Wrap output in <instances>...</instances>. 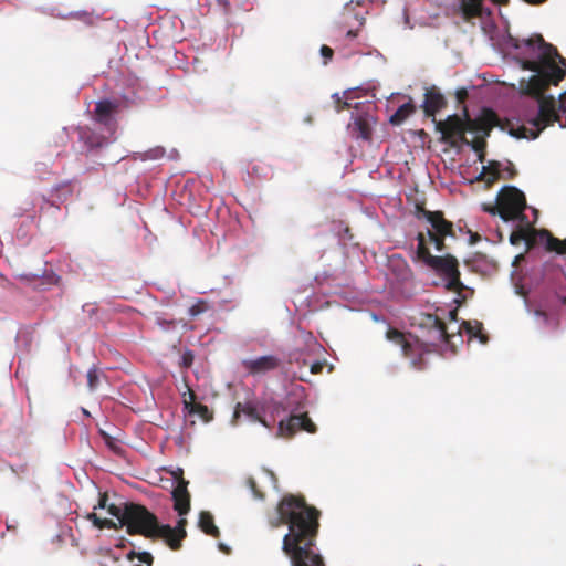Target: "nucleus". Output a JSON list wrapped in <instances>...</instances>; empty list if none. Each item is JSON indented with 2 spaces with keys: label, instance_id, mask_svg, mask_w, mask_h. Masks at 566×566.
<instances>
[{
  "label": "nucleus",
  "instance_id": "c03bdc74",
  "mask_svg": "<svg viewBox=\"0 0 566 566\" xmlns=\"http://www.w3.org/2000/svg\"><path fill=\"white\" fill-rule=\"evenodd\" d=\"M347 36H348V38H352V39H353V38H356V36H357V31L349 30V31L347 32Z\"/></svg>",
  "mask_w": 566,
  "mask_h": 566
},
{
  "label": "nucleus",
  "instance_id": "a878e982",
  "mask_svg": "<svg viewBox=\"0 0 566 566\" xmlns=\"http://www.w3.org/2000/svg\"><path fill=\"white\" fill-rule=\"evenodd\" d=\"M462 326L465 328L468 334H470V336L479 337L482 343L486 342V336L482 334V323L474 322V324H472L471 322H463Z\"/></svg>",
  "mask_w": 566,
  "mask_h": 566
},
{
  "label": "nucleus",
  "instance_id": "f3484780",
  "mask_svg": "<svg viewBox=\"0 0 566 566\" xmlns=\"http://www.w3.org/2000/svg\"><path fill=\"white\" fill-rule=\"evenodd\" d=\"M179 474L182 475V471L179 469ZM188 482L180 476L178 484L172 490L174 509L177 513L182 516L186 515L190 510V494L187 489Z\"/></svg>",
  "mask_w": 566,
  "mask_h": 566
},
{
  "label": "nucleus",
  "instance_id": "a211bd4d",
  "mask_svg": "<svg viewBox=\"0 0 566 566\" xmlns=\"http://www.w3.org/2000/svg\"><path fill=\"white\" fill-rule=\"evenodd\" d=\"M447 106V101L438 87L431 86L426 91L423 101V112L427 116H432Z\"/></svg>",
  "mask_w": 566,
  "mask_h": 566
},
{
  "label": "nucleus",
  "instance_id": "cd10ccee",
  "mask_svg": "<svg viewBox=\"0 0 566 566\" xmlns=\"http://www.w3.org/2000/svg\"><path fill=\"white\" fill-rule=\"evenodd\" d=\"M136 557L139 559L140 563L145 564L146 566H151L153 565L154 557L148 552L136 553L134 551H130L127 554V559H129V560H133Z\"/></svg>",
  "mask_w": 566,
  "mask_h": 566
},
{
  "label": "nucleus",
  "instance_id": "dca6fc26",
  "mask_svg": "<svg viewBox=\"0 0 566 566\" xmlns=\"http://www.w3.org/2000/svg\"><path fill=\"white\" fill-rule=\"evenodd\" d=\"M241 415L247 416L251 421L259 422L265 428H270V423L265 420L259 409V405L254 400H248L245 402H238L234 407L232 422L238 423Z\"/></svg>",
  "mask_w": 566,
  "mask_h": 566
},
{
  "label": "nucleus",
  "instance_id": "4be33fe9",
  "mask_svg": "<svg viewBox=\"0 0 566 566\" xmlns=\"http://www.w3.org/2000/svg\"><path fill=\"white\" fill-rule=\"evenodd\" d=\"M80 140L90 149L101 148L107 144V138L95 133L88 127L80 128Z\"/></svg>",
  "mask_w": 566,
  "mask_h": 566
},
{
  "label": "nucleus",
  "instance_id": "c85d7f7f",
  "mask_svg": "<svg viewBox=\"0 0 566 566\" xmlns=\"http://www.w3.org/2000/svg\"><path fill=\"white\" fill-rule=\"evenodd\" d=\"M472 147L473 150L479 153V160L484 161V148L486 146V143L483 137H475L472 142L467 143Z\"/></svg>",
  "mask_w": 566,
  "mask_h": 566
},
{
  "label": "nucleus",
  "instance_id": "473e14b6",
  "mask_svg": "<svg viewBox=\"0 0 566 566\" xmlns=\"http://www.w3.org/2000/svg\"><path fill=\"white\" fill-rule=\"evenodd\" d=\"M18 279L27 284H33L36 286V283L40 280V275L35 273H20Z\"/></svg>",
  "mask_w": 566,
  "mask_h": 566
},
{
  "label": "nucleus",
  "instance_id": "f8f14e48",
  "mask_svg": "<svg viewBox=\"0 0 566 566\" xmlns=\"http://www.w3.org/2000/svg\"><path fill=\"white\" fill-rule=\"evenodd\" d=\"M374 111L375 105L368 102L360 109L352 113L354 130L357 132L358 137L366 140L371 138L373 126L376 124Z\"/></svg>",
  "mask_w": 566,
  "mask_h": 566
},
{
  "label": "nucleus",
  "instance_id": "ea45409f",
  "mask_svg": "<svg viewBox=\"0 0 566 566\" xmlns=\"http://www.w3.org/2000/svg\"><path fill=\"white\" fill-rule=\"evenodd\" d=\"M457 97L460 102H463L468 97V92L462 88L457 92Z\"/></svg>",
  "mask_w": 566,
  "mask_h": 566
},
{
  "label": "nucleus",
  "instance_id": "1a4fd4ad",
  "mask_svg": "<svg viewBox=\"0 0 566 566\" xmlns=\"http://www.w3.org/2000/svg\"><path fill=\"white\" fill-rule=\"evenodd\" d=\"M566 306V296L553 294L543 300L534 314L543 327L556 331L560 325L559 311Z\"/></svg>",
  "mask_w": 566,
  "mask_h": 566
},
{
  "label": "nucleus",
  "instance_id": "c9c22d12",
  "mask_svg": "<svg viewBox=\"0 0 566 566\" xmlns=\"http://www.w3.org/2000/svg\"><path fill=\"white\" fill-rule=\"evenodd\" d=\"M192 363H193V355L190 350H188L182 355L181 364L184 367L188 368L192 365Z\"/></svg>",
  "mask_w": 566,
  "mask_h": 566
},
{
  "label": "nucleus",
  "instance_id": "58836bf2",
  "mask_svg": "<svg viewBox=\"0 0 566 566\" xmlns=\"http://www.w3.org/2000/svg\"><path fill=\"white\" fill-rule=\"evenodd\" d=\"M469 233H470L469 244L473 245L481 240V235L479 233L471 232V231H469Z\"/></svg>",
  "mask_w": 566,
  "mask_h": 566
},
{
  "label": "nucleus",
  "instance_id": "e433bc0d",
  "mask_svg": "<svg viewBox=\"0 0 566 566\" xmlns=\"http://www.w3.org/2000/svg\"><path fill=\"white\" fill-rule=\"evenodd\" d=\"M107 501H108V495L106 493L101 494L98 504L94 509L95 510L96 509H107V506H108Z\"/></svg>",
  "mask_w": 566,
  "mask_h": 566
},
{
  "label": "nucleus",
  "instance_id": "4468645a",
  "mask_svg": "<svg viewBox=\"0 0 566 566\" xmlns=\"http://www.w3.org/2000/svg\"><path fill=\"white\" fill-rule=\"evenodd\" d=\"M118 104L109 99H103L96 103L94 109V119L103 125L109 135H113L116 130V122L113 117L117 111Z\"/></svg>",
  "mask_w": 566,
  "mask_h": 566
},
{
  "label": "nucleus",
  "instance_id": "423d86ee",
  "mask_svg": "<svg viewBox=\"0 0 566 566\" xmlns=\"http://www.w3.org/2000/svg\"><path fill=\"white\" fill-rule=\"evenodd\" d=\"M388 340L398 345L402 349V354L410 360L412 368L423 370L427 368L426 355L430 353L428 345L420 342L412 335H406L397 328H388L386 333Z\"/></svg>",
  "mask_w": 566,
  "mask_h": 566
},
{
  "label": "nucleus",
  "instance_id": "7c9ffc66",
  "mask_svg": "<svg viewBox=\"0 0 566 566\" xmlns=\"http://www.w3.org/2000/svg\"><path fill=\"white\" fill-rule=\"evenodd\" d=\"M107 512L112 516L116 517L119 521L120 526L123 525V523H124L125 505L123 507H120V506H117L115 504H109L107 506Z\"/></svg>",
  "mask_w": 566,
  "mask_h": 566
},
{
  "label": "nucleus",
  "instance_id": "2eb2a0df",
  "mask_svg": "<svg viewBox=\"0 0 566 566\" xmlns=\"http://www.w3.org/2000/svg\"><path fill=\"white\" fill-rule=\"evenodd\" d=\"M281 359L274 355H265L242 361L243 368L253 376L263 375L279 368Z\"/></svg>",
  "mask_w": 566,
  "mask_h": 566
},
{
  "label": "nucleus",
  "instance_id": "5701e85b",
  "mask_svg": "<svg viewBox=\"0 0 566 566\" xmlns=\"http://www.w3.org/2000/svg\"><path fill=\"white\" fill-rule=\"evenodd\" d=\"M353 93L350 91H346L344 92V98H342L339 96L338 93H335L333 95V99H334V103H335V109L337 113H340L345 109H354L355 112H357L358 109H360V107L365 104V103H355L353 104L352 103V97Z\"/></svg>",
  "mask_w": 566,
  "mask_h": 566
},
{
  "label": "nucleus",
  "instance_id": "f03ea898",
  "mask_svg": "<svg viewBox=\"0 0 566 566\" xmlns=\"http://www.w3.org/2000/svg\"><path fill=\"white\" fill-rule=\"evenodd\" d=\"M465 119L463 120L459 115H450L446 120L437 123V130L442 134V140L450 143L452 146L455 142L468 143L465 133H482L484 136L490 134V130L496 123V115L492 111H485L482 117L472 119L464 112Z\"/></svg>",
  "mask_w": 566,
  "mask_h": 566
},
{
  "label": "nucleus",
  "instance_id": "37998d69",
  "mask_svg": "<svg viewBox=\"0 0 566 566\" xmlns=\"http://www.w3.org/2000/svg\"><path fill=\"white\" fill-rule=\"evenodd\" d=\"M494 3L506 6L510 0H492Z\"/></svg>",
  "mask_w": 566,
  "mask_h": 566
},
{
  "label": "nucleus",
  "instance_id": "aec40b11",
  "mask_svg": "<svg viewBox=\"0 0 566 566\" xmlns=\"http://www.w3.org/2000/svg\"><path fill=\"white\" fill-rule=\"evenodd\" d=\"M188 395L189 400H184L185 409L191 415H198L203 421H209L212 418L209 408L206 405L195 401L196 394L190 388H188Z\"/></svg>",
  "mask_w": 566,
  "mask_h": 566
},
{
  "label": "nucleus",
  "instance_id": "9d476101",
  "mask_svg": "<svg viewBox=\"0 0 566 566\" xmlns=\"http://www.w3.org/2000/svg\"><path fill=\"white\" fill-rule=\"evenodd\" d=\"M438 312L439 308L433 314L421 313L417 319V325L422 329H427L433 340L449 343L451 334L448 332V327Z\"/></svg>",
  "mask_w": 566,
  "mask_h": 566
},
{
  "label": "nucleus",
  "instance_id": "a18cd8bd",
  "mask_svg": "<svg viewBox=\"0 0 566 566\" xmlns=\"http://www.w3.org/2000/svg\"><path fill=\"white\" fill-rule=\"evenodd\" d=\"M266 474H269L271 478H273V479H274V474H273L272 472L266 471Z\"/></svg>",
  "mask_w": 566,
  "mask_h": 566
},
{
  "label": "nucleus",
  "instance_id": "9b49d317",
  "mask_svg": "<svg viewBox=\"0 0 566 566\" xmlns=\"http://www.w3.org/2000/svg\"><path fill=\"white\" fill-rule=\"evenodd\" d=\"M298 430H304L308 433H315L317 431L316 424L311 420L307 412L292 415L287 420H281L279 422L277 436L291 438Z\"/></svg>",
  "mask_w": 566,
  "mask_h": 566
},
{
  "label": "nucleus",
  "instance_id": "f257e3e1",
  "mask_svg": "<svg viewBox=\"0 0 566 566\" xmlns=\"http://www.w3.org/2000/svg\"><path fill=\"white\" fill-rule=\"evenodd\" d=\"M279 521L273 527L285 524L289 532L283 537L282 549L292 566H325L319 554L313 551L319 528L321 512L306 503L304 496L286 494L276 507Z\"/></svg>",
  "mask_w": 566,
  "mask_h": 566
},
{
  "label": "nucleus",
  "instance_id": "0eeeda50",
  "mask_svg": "<svg viewBox=\"0 0 566 566\" xmlns=\"http://www.w3.org/2000/svg\"><path fill=\"white\" fill-rule=\"evenodd\" d=\"M539 237L541 241L545 243V249L549 252H555L560 255H566V238H555L548 230H535L527 223L525 227H520L514 230L510 235V242L515 245L525 241L528 248H532Z\"/></svg>",
  "mask_w": 566,
  "mask_h": 566
},
{
  "label": "nucleus",
  "instance_id": "b1692460",
  "mask_svg": "<svg viewBox=\"0 0 566 566\" xmlns=\"http://www.w3.org/2000/svg\"><path fill=\"white\" fill-rule=\"evenodd\" d=\"M198 525L200 530L209 536L218 538L220 536L219 528L214 525L213 516L208 511H202L199 515Z\"/></svg>",
  "mask_w": 566,
  "mask_h": 566
},
{
  "label": "nucleus",
  "instance_id": "4c0bfd02",
  "mask_svg": "<svg viewBox=\"0 0 566 566\" xmlns=\"http://www.w3.org/2000/svg\"><path fill=\"white\" fill-rule=\"evenodd\" d=\"M323 368H324V364L321 363V361H316V363L312 364L311 373L312 374H319V373H322Z\"/></svg>",
  "mask_w": 566,
  "mask_h": 566
},
{
  "label": "nucleus",
  "instance_id": "412c9836",
  "mask_svg": "<svg viewBox=\"0 0 566 566\" xmlns=\"http://www.w3.org/2000/svg\"><path fill=\"white\" fill-rule=\"evenodd\" d=\"M186 524L187 521L185 518H180L177 526L175 528L171 527V534L167 537H161L172 551H177L181 547V542L187 535L185 530Z\"/></svg>",
  "mask_w": 566,
  "mask_h": 566
},
{
  "label": "nucleus",
  "instance_id": "2f4dec72",
  "mask_svg": "<svg viewBox=\"0 0 566 566\" xmlns=\"http://www.w3.org/2000/svg\"><path fill=\"white\" fill-rule=\"evenodd\" d=\"M247 486L251 490L255 499H264V493L259 489L254 478L249 476L247 479Z\"/></svg>",
  "mask_w": 566,
  "mask_h": 566
},
{
  "label": "nucleus",
  "instance_id": "7ed1b4c3",
  "mask_svg": "<svg viewBox=\"0 0 566 566\" xmlns=\"http://www.w3.org/2000/svg\"><path fill=\"white\" fill-rule=\"evenodd\" d=\"M122 526L126 527L129 535H142L150 539L167 537L172 532L170 525H161L146 506L134 502L125 503Z\"/></svg>",
  "mask_w": 566,
  "mask_h": 566
},
{
  "label": "nucleus",
  "instance_id": "20e7f679",
  "mask_svg": "<svg viewBox=\"0 0 566 566\" xmlns=\"http://www.w3.org/2000/svg\"><path fill=\"white\" fill-rule=\"evenodd\" d=\"M417 240V258L446 279V287L449 291L460 293L464 289V285L460 280L459 262L457 258L451 254L443 256L432 255L427 247L426 234L423 232L418 233Z\"/></svg>",
  "mask_w": 566,
  "mask_h": 566
},
{
  "label": "nucleus",
  "instance_id": "bb28decb",
  "mask_svg": "<svg viewBox=\"0 0 566 566\" xmlns=\"http://www.w3.org/2000/svg\"><path fill=\"white\" fill-rule=\"evenodd\" d=\"M87 520H90L93 525L99 530L103 528H117V525L114 521L108 518H101L95 513L87 514Z\"/></svg>",
  "mask_w": 566,
  "mask_h": 566
},
{
  "label": "nucleus",
  "instance_id": "ddd939ff",
  "mask_svg": "<svg viewBox=\"0 0 566 566\" xmlns=\"http://www.w3.org/2000/svg\"><path fill=\"white\" fill-rule=\"evenodd\" d=\"M516 175V170L512 163H509L505 168L496 160H491L486 166L482 167V171L478 176V180L484 181L488 186L493 185L500 178L512 179Z\"/></svg>",
  "mask_w": 566,
  "mask_h": 566
},
{
  "label": "nucleus",
  "instance_id": "f704fd0d",
  "mask_svg": "<svg viewBox=\"0 0 566 566\" xmlns=\"http://www.w3.org/2000/svg\"><path fill=\"white\" fill-rule=\"evenodd\" d=\"M321 54L324 57V64H327L332 60L334 51L328 45H322Z\"/></svg>",
  "mask_w": 566,
  "mask_h": 566
},
{
  "label": "nucleus",
  "instance_id": "393cba45",
  "mask_svg": "<svg viewBox=\"0 0 566 566\" xmlns=\"http://www.w3.org/2000/svg\"><path fill=\"white\" fill-rule=\"evenodd\" d=\"M416 112V106L410 99L408 103L401 105L389 118V123L394 126L401 125L410 115Z\"/></svg>",
  "mask_w": 566,
  "mask_h": 566
},
{
  "label": "nucleus",
  "instance_id": "a19ab883",
  "mask_svg": "<svg viewBox=\"0 0 566 566\" xmlns=\"http://www.w3.org/2000/svg\"><path fill=\"white\" fill-rule=\"evenodd\" d=\"M219 6H221L226 12L230 10V3L228 0H216Z\"/></svg>",
  "mask_w": 566,
  "mask_h": 566
},
{
  "label": "nucleus",
  "instance_id": "49530a36",
  "mask_svg": "<svg viewBox=\"0 0 566 566\" xmlns=\"http://www.w3.org/2000/svg\"><path fill=\"white\" fill-rule=\"evenodd\" d=\"M432 122L436 123V124L438 123L436 118H432Z\"/></svg>",
  "mask_w": 566,
  "mask_h": 566
},
{
  "label": "nucleus",
  "instance_id": "6ab92c4d",
  "mask_svg": "<svg viewBox=\"0 0 566 566\" xmlns=\"http://www.w3.org/2000/svg\"><path fill=\"white\" fill-rule=\"evenodd\" d=\"M458 11L467 22L476 18H482L484 13H491L489 10H484L482 0H460Z\"/></svg>",
  "mask_w": 566,
  "mask_h": 566
},
{
  "label": "nucleus",
  "instance_id": "c756f323",
  "mask_svg": "<svg viewBox=\"0 0 566 566\" xmlns=\"http://www.w3.org/2000/svg\"><path fill=\"white\" fill-rule=\"evenodd\" d=\"M208 308V303L205 300H199L189 308V315L191 317H197L205 313Z\"/></svg>",
  "mask_w": 566,
  "mask_h": 566
},
{
  "label": "nucleus",
  "instance_id": "79ce46f5",
  "mask_svg": "<svg viewBox=\"0 0 566 566\" xmlns=\"http://www.w3.org/2000/svg\"><path fill=\"white\" fill-rule=\"evenodd\" d=\"M449 319H450V322H457V319H458V311L457 310L449 311Z\"/></svg>",
  "mask_w": 566,
  "mask_h": 566
},
{
  "label": "nucleus",
  "instance_id": "6e6552de",
  "mask_svg": "<svg viewBox=\"0 0 566 566\" xmlns=\"http://www.w3.org/2000/svg\"><path fill=\"white\" fill-rule=\"evenodd\" d=\"M418 218L426 220L428 224L427 235L438 251L441 252L446 249L444 239L447 237H455L453 223L444 218L442 211H430L420 208L418 210Z\"/></svg>",
  "mask_w": 566,
  "mask_h": 566
},
{
  "label": "nucleus",
  "instance_id": "72a5a7b5",
  "mask_svg": "<svg viewBox=\"0 0 566 566\" xmlns=\"http://www.w3.org/2000/svg\"><path fill=\"white\" fill-rule=\"evenodd\" d=\"M87 382H88V387L92 390L96 388V386L98 384V376H97L96 370H90L87 373Z\"/></svg>",
  "mask_w": 566,
  "mask_h": 566
},
{
  "label": "nucleus",
  "instance_id": "de8ad7c7",
  "mask_svg": "<svg viewBox=\"0 0 566 566\" xmlns=\"http://www.w3.org/2000/svg\"><path fill=\"white\" fill-rule=\"evenodd\" d=\"M432 122L436 123V124L438 123L436 118H432Z\"/></svg>",
  "mask_w": 566,
  "mask_h": 566
},
{
  "label": "nucleus",
  "instance_id": "39448f33",
  "mask_svg": "<svg viewBox=\"0 0 566 566\" xmlns=\"http://www.w3.org/2000/svg\"><path fill=\"white\" fill-rule=\"evenodd\" d=\"M483 209L493 216L499 214L504 221H526L525 195L513 186H504L497 193L495 206H484Z\"/></svg>",
  "mask_w": 566,
  "mask_h": 566
}]
</instances>
